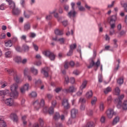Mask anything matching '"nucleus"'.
Wrapping results in <instances>:
<instances>
[{
    "instance_id": "obj_1",
    "label": "nucleus",
    "mask_w": 127,
    "mask_h": 127,
    "mask_svg": "<svg viewBox=\"0 0 127 127\" xmlns=\"http://www.w3.org/2000/svg\"><path fill=\"white\" fill-rule=\"evenodd\" d=\"M8 2L10 8L12 9V13L13 15H16V8L15 6V3L12 0H6Z\"/></svg>"
},
{
    "instance_id": "obj_2",
    "label": "nucleus",
    "mask_w": 127,
    "mask_h": 127,
    "mask_svg": "<svg viewBox=\"0 0 127 127\" xmlns=\"http://www.w3.org/2000/svg\"><path fill=\"white\" fill-rule=\"evenodd\" d=\"M33 105L35 109H36L37 111H38L40 107H43V106H44V100L42 99L40 103L39 100H37L33 102Z\"/></svg>"
},
{
    "instance_id": "obj_3",
    "label": "nucleus",
    "mask_w": 127,
    "mask_h": 127,
    "mask_svg": "<svg viewBox=\"0 0 127 127\" xmlns=\"http://www.w3.org/2000/svg\"><path fill=\"white\" fill-rule=\"evenodd\" d=\"M10 97H12V98L16 97V83H14L10 86Z\"/></svg>"
},
{
    "instance_id": "obj_4",
    "label": "nucleus",
    "mask_w": 127,
    "mask_h": 127,
    "mask_svg": "<svg viewBox=\"0 0 127 127\" xmlns=\"http://www.w3.org/2000/svg\"><path fill=\"white\" fill-rule=\"evenodd\" d=\"M43 54H44L45 56L49 57L51 61H54V60H55V55L49 51H44Z\"/></svg>"
},
{
    "instance_id": "obj_5",
    "label": "nucleus",
    "mask_w": 127,
    "mask_h": 127,
    "mask_svg": "<svg viewBox=\"0 0 127 127\" xmlns=\"http://www.w3.org/2000/svg\"><path fill=\"white\" fill-rule=\"evenodd\" d=\"M4 71L5 72H7V73L9 74L10 76H13L14 80H15V81L16 80V73L14 71V69H13V68H5Z\"/></svg>"
},
{
    "instance_id": "obj_6",
    "label": "nucleus",
    "mask_w": 127,
    "mask_h": 127,
    "mask_svg": "<svg viewBox=\"0 0 127 127\" xmlns=\"http://www.w3.org/2000/svg\"><path fill=\"white\" fill-rule=\"evenodd\" d=\"M125 98V95L124 94L121 95L118 98L115 99V101L116 103H118L117 108L118 109H121L122 107V100Z\"/></svg>"
},
{
    "instance_id": "obj_7",
    "label": "nucleus",
    "mask_w": 127,
    "mask_h": 127,
    "mask_svg": "<svg viewBox=\"0 0 127 127\" xmlns=\"http://www.w3.org/2000/svg\"><path fill=\"white\" fill-rule=\"evenodd\" d=\"M100 64H101V62L100 61V59H98L96 63H95V62L92 59H91V62L90 63V65L87 66V68H88V69H90L92 68L93 66H95V65L98 68V67L100 66Z\"/></svg>"
},
{
    "instance_id": "obj_8",
    "label": "nucleus",
    "mask_w": 127,
    "mask_h": 127,
    "mask_svg": "<svg viewBox=\"0 0 127 127\" xmlns=\"http://www.w3.org/2000/svg\"><path fill=\"white\" fill-rule=\"evenodd\" d=\"M4 103L6 106H9V107L14 106V100L11 98H7L4 100Z\"/></svg>"
},
{
    "instance_id": "obj_9",
    "label": "nucleus",
    "mask_w": 127,
    "mask_h": 127,
    "mask_svg": "<svg viewBox=\"0 0 127 127\" xmlns=\"http://www.w3.org/2000/svg\"><path fill=\"white\" fill-rule=\"evenodd\" d=\"M115 114V112H114V109L110 108L106 112V115L108 119H112L114 117Z\"/></svg>"
},
{
    "instance_id": "obj_10",
    "label": "nucleus",
    "mask_w": 127,
    "mask_h": 127,
    "mask_svg": "<svg viewBox=\"0 0 127 127\" xmlns=\"http://www.w3.org/2000/svg\"><path fill=\"white\" fill-rule=\"evenodd\" d=\"M29 89V83H26L20 88V92L22 94H24L26 91H28Z\"/></svg>"
},
{
    "instance_id": "obj_11",
    "label": "nucleus",
    "mask_w": 127,
    "mask_h": 127,
    "mask_svg": "<svg viewBox=\"0 0 127 127\" xmlns=\"http://www.w3.org/2000/svg\"><path fill=\"white\" fill-rule=\"evenodd\" d=\"M62 106H63L65 110H68V109H69L70 104H69V102H68V100L64 99L62 102Z\"/></svg>"
},
{
    "instance_id": "obj_12",
    "label": "nucleus",
    "mask_w": 127,
    "mask_h": 127,
    "mask_svg": "<svg viewBox=\"0 0 127 127\" xmlns=\"http://www.w3.org/2000/svg\"><path fill=\"white\" fill-rule=\"evenodd\" d=\"M77 13L76 12V11H75V9H72L70 11H69L67 13V16L69 17V18H74L76 16V14Z\"/></svg>"
},
{
    "instance_id": "obj_13",
    "label": "nucleus",
    "mask_w": 127,
    "mask_h": 127,
    "mask_svg": "<svg viewBox=\"0 0 127 127\" xmlns=\"http://www.w3.org/2000/svg\"><path fill=\"white\" fill-rule=\"evenodd\" d=\"M77 91V88H75L74 86H70L68 88L64 89L65 93H74Z\"/></svg>"
},
{
    "instance_id": "obj_14",
    "label": "nucleus",
    "mask_w": 127,
    "mask_h": 127,
    "mask_svg": "<svg viewBox=\"0 0 127 127\" xmlns=\"http://www.w3.org/2000/svg\"><path fill=\"white\" fill-rule=\"evenodd\" d=\"M9 95V90L5 89L4 90H0V96H5Z\"/></svg>"
},
{
    "instance_id": "obj_15",
    "label": "nucleus",
    "mask_w": 127,
    "mask_h": 127,
    "mask_svg": "<svg viewBox=\"0 0 127 127\" xmlns=\"http://www.w3.org/2000/svg\"><path fill=\"white\" fill-rule=\"evenodd\" d=\"M22 49L24 52H28V51H29L30 47L28 45L26 44H24L22 45Z\"/></svg>"
},
{
    "instance_id": "obj_16",
    "label": "nucleus",
    "mask_w": 127,
    "mask_h": 127,
    "mask_svg": "<svg viewBox=\"0 0 127 127\" xmlns=\"http://www.w3.org/2000/svg\"><path fill=\"white\" fill-rule=\"evenodd\" d=\"M41 72L45 77H48V68L45 67L42 69Z\"/></svg>"
},
{
    "instance_id": "obj_17",
    "label": "nucleus",
    "mask_w": 127,
    "mask_h": 127,
    "mask_svg": "<svg viewBox=\"0 0 127 127\" xmlns=\"http://www.w3.org/2000/svg\"><path fill=\"white\" fill-rule=\"evenodd\" d=\"M77 114H78V110L75 109H73L71 110V116L73 119H74V118H76V115H77Z\"/></svg>"
},
{
    "instance_id": "obj_18",
    "label": "nucleus",
    "mask_w": 127,
    "mask_h": 127,
    "mask_svg": "<svg viewBox=\"0 0 127 127\" xmlns=\"http://www.w3.org/2000/svg\"><path fill=\"white\" fill-rule=\"evenodd\" d=\"M87 83H88V81H87V80L83 81L81 85L80 86V90H81V91H83V90H84V89L86 88Z\"/></svg>"
},
{
    "instance_id": "obj_19",
    "label": "nucleus",
    "mask_w": 127,
    "mask_h": 127,
    "mask_svg": "<svg viewBox=\"0 0 127 127\" xmlns=\"http://www.w3.org/2000/svg\"><path fill=\"white\" fill-rule=\"evenodd\" d=\"M86 99H91L93 97V92L92 91H89L87 92L85 95Z\"/></svg>"
},
{
    "instance_id": "obj_20",
    "label": "nucleus",
    "mask_w": 127,
    "mask_h": 127,
    "mask_svg": "<svg viewBox=\"0 0 127 127\" xmlns=\"http://www.w3.org/2000/svg\"><path fill=\"white\" fill-rule=\"evenodd\" d=\"M10 119L13 121L14 123H16V114H11L10 116Z\"/></svg>"
},
{
    "instance_id": "obj_21",
    "label": "nucleus",
    "mask_w": 127,
    "mask_h": 127,
    "mask_svg": "<svg viewBox=\"0 0 127 127\" xmlns=\"http://www.w3.org/2000/svg\"><path fill=\"white\" fill-rule=\"evenodd\" d=\"M5 46L6 47H11L12 45V42H11V40H8L7 41L4 42Z\"/></svg>"
},
{
    "instance_id": "obj_22",
    "label": "nucleus",
    "mask_w": 127,
    "mask_h": 127,
    "mask_svg": "<svg viewBox=\"0 0 127 127\" xmlns=\"http://www.w3.org/2000/svg\"><path fill=\"white\" fill-rule=\"evenodd\" d=\"M116 20H117V16L113 15L110 18V23H116Z\"/></svg>"
},
{
    "instance_id": "obj_23",
    "label": "nucleus",
    "mask_w": 127,
    "mask_h": 127,
    "mask_svg": "<svg viewBox=\"0 0 127 127\" xmlns=\"http://www.w3.org/2000/svg\"><path fill=\"white\" fill-rule=\"evenodd\" d=\"M31 11L29 10H26L24 11V15L26 18H29V16H30V15L29 14Z\"/></svg>"
},
{
    "instance_id": "obj_24",
    "label": "nucleus",
    "mask_w": 127,
    "mask_h": 127,
    "mask_svg": "<svg viewBox=\"0 0 127 127\" xmlns=\"http://www.w3.org/2000/svg\"><path fill=\"white\" fill-rule=\"evenodd\" d=\"M120 122V117H116L115 118V119L113 120L112 124L113 126H115V125H117L118 123Z\"/></svg>"
},
{
    "instance_id": "obj_25",
    "label": "nucleus",
    "mask_w": 127,
    "mask_h": 127,
    "mask_svg": "<svg viewBox=\"0 0 127 127\" xmlns=\"http://www.w3.org/2000/svg\"><path fill=\"white\" fill-rule=\"evenodd\" d=\"M31 71L34 75H37L38 74V70L37 69L35 68L34 67H31Z\"/></svg>"
},
{
    "instance_id": "obj_26",
    "label": "nucleus",
    "mask_w": 127,
    "mask_h": 127,
    "mask_svg": "<svg viewBox=\"0 0 127 127\" xmlns=\"http://www.w3.org/2000/svg\"><path fill=\"white\" fill-rule=\"evenodd\" d=\"M127 34V31L122 30L118 35V37H122V36H126Z\"/></svg>"
},
{
    "instance_id": "obj_27",
    "label": "nucleus",
    "mask_w": 127,
    "mask_h": 127,
    "mask_svg": "<svg viewBox=\"0 0 127 127\" xmlns=\"http://www.w3.org/2000/svg\"><path fill=\"white\" fill-rule=\"evenodd\" d=\"M55 33L56 35H63V31L60 30L58 29H56L55 30Z\"/></svg>"
},
{
    "instance_id": "obj_28",
    "label": "nucleus",
    "mask_w": 127,
    "mask_h": 127,
    "mask_svg": "<svg viewBox=\"0 0 127 127\" xmlns=\"http://www.w3.org/2000/svg\"><path fill=\"white\" fill-rule=\"evenodd\" d=\"M121 4L124 8L125 10L127 12V3H125L124 1L121 2Z\"/></svg>"
},
{
    "instance_id": "obj_29",
    "label": "nucleus",
    "mask_w": 127,
    "mask_h": 127,
    "mask_svg": "<svg viewBox=\"0 0 127 127\" xmlns=\"http://www.w3.org/2000/svg\"><path fill=\"white\" fill-rule=\"evenodd\" d=\"M60 119V114H59V113H56L54 116V119L55 121H58V120H59Z\"/></svg>"
},
{
    "instance_id": "obj_30",
    "label": "nucleus",
    "mask_w": 127,
    "mask_h": 127,
    "mask_svg": "<svg viewBox=\"0 0 127 127\" xmlns=\"http://www.w3.org/2000/svg\"><path fill=\"white\" fill-rule=\"evenodd\" d=\"M105 94H108L110 92H112V88L111 87H108L104 90Z\"/></svg>"
},
{
    "instance_id": "obj_31",
    "label": "nucleus",
    "mask_w": 127,
    "mask_h": 127,
    "mask_svg": "<svg viewBox=\"0 0 127 127\" xmlns=\"http://www.w3.org/2000/svg\"><path fill=\"white\" fill-rule=\"evenodd\" d=\"M97 97H94L92 100H91V105L92 106H94L95 105H96V103H97Z\"/></svg>"
},
{
    "instance_id": "obj_32",
    "label": "nucleus",
    "mask_w": 127,
    "mask_h": 127,
    "mask_svg": "<svg viewBox=\"0 0 127 127\" xmlns=\"http://www.w3.org/2000/svg\"><path fill=\"white\" fill-rule=\"evenodd\" d=\"M122 108L123 110H127V100L124 101L122 104Z\"/></svg>"
},
{
    "instance_id": "obj_33",
    "label": "nucleus",
    "mask_w": 127,
    "mask_h": 127,
    "mask_svg": "<svg viewBox=\"0 0 127 127\" xmlns=\"http://www.w3.org/2000/svg\"><path fill=\"white\" fill-rule=\"evenodd\" d=\"M11 56V52L10 51L6 52L5 54V57H6V58H10Z\"/></svg>"
},
{
    "instance_id": "obj_34",
    "label": "nucleus",
    "mask_w": 127,
    "mask_h": 127,
    "mask_svg": "<svg viewBox=\"0 0 127 127\" xmlns=\"http://www.w3.org/2000/svg\"><path fill=\"white\" fill-rule=\"evenodd\" d=\"M54 17L57 18V19L58 20V21H60V20H61V19H62V18L59 17V14L57 12L55 13V14H54Z\"/></svg>"
},
{
    "instance_id": "obj_35",
    "label": "nucleus",
    "mask_w": 127,
    "mask_h": 127,
    "mask_svg": "<svg viewBox=\"0 0 127 127\" xmlns=\"http://www.w3.org/2000/svg\"><path fill=\"white\" fill-rule=\"evenodd\" d=\"M30 96H31L32 98H36V97H37V93L35 91H33L30 94Z\"/></svg>"
},
{
    "instance_id": "obj_36",
    "label": "nucleus",
    "mask_w": 127,
    "mask_h": 127,
    "mask_svg": "<svg viewBox=\"0 0 127 127\" xmlns=\"http://www.w3.org/2000/svg\"><path fill=\"white\" fill-rule=\"evenodd\" d=\"M104 109H105V106H104V103H101L99 106V110L100 112H103V111H104Z\"/></svg>"
},
{
    "instance_id": "obj_37",
    "label": "nucleus",
    "mask_w": 127,
    "mask_h": 127,
    "mask_svg": "<svg viewBox=\"0 0 127 127\" xmlns=\"http://www.w3.org/2000/svg\"><path fill=\"white\" fill-rule=\"evenodd\" d=\"M30 29V24L27 23L24 25V30H29Z\"/></svg>"
},
{
    "instance_id": "obj_38",
    "label": "nucleus",
    "mask_w": 127,
    "mask_h": 127,
    "mask_svg": "<svg viewBox=\"0 0 127 127\" xmlns=\"http://www.w3.org/2000/svg\"><path fill=\"white\" fill-rule=\"evenodd\" d=\"M117 83L118 84H119V85H122V84H124V78L121 77V78H119L117 80Z\"/></svg>"
},
{
    "instance_id": "obj_39",
    "label": "nucleus",
    "mask_w": 127,
    "mask_h": 127,
    "mask_svg": "<svg viewBox=\"0 0 127 127\" xmlns=\"http://www.w3.org/2000/svg\"><path fill=\"white\" fill-rule=\"evenodd\" d=\"M115 94L117 96H119L120 95V93H121V90H120V88L119 87H116L115 90Z\"/></svg>"
},
{
    "instance_id": "obj_40",
    "label": "nucleus",
    "mask_w": 127,
    "mask_h": 127,
    "mask_svg": "<svg viewBox=\"0 0 127 127\" xmlns=\"http://www.w3.org/2000/svg\"><path fill=\"white\" fill-rule=\"evenodd\" d=\"M87 100L86 99L83 98H80L79 99V103H81V104H85L86 103Z\"/></svg>"
},
{
    "instance_id": "obj_41",
    "label": "nucleus",
    "mask_w": 127,
    "mask_h": 127,
    "mask_svg": "<svg viewBox=\"0 0 127 127\" xmlns=\"http://www.w3.org/2000/svg\"><path fill=\"white\" fill-rule=\"evenodd\" d=\"M77 47V45L76 44H72L70 45V49L71 50H74V49H76Z\"/></svg>"
},
{
    "instance_id": "obj_42",
    "label": "nucleus",
    "mask_w": 127,
    "mask_h": 127,
    "mask_svg": "<svg viewBox=\"0 0 127 127\" xmlns=\"http://www.w3.org/2000/svg\"><path fill=\"white\" fill-rule=\"evenodd\" d=\"M0 127H6V124L4 121H2L0 122Z\"/></svg>"
},
{
    "instance_id": "obj_43",
    "label": "nucleus",
    "mask_w": 127,
    "mask_h": 127,
    "mask_svg": "<svg viewBox=\"0 0 127 127\" xmlns=\"http://www.w3.org/2000/svg\"><path fill=\"white\" fill-rule=\"evenodd\" d=\"M52 14H50L49 15H47L46 16V19H47V20H50L51 19H52Z\"/></svg>"
},
{
    "instance_id": "obj_44",
    "label": "nucleus",
    "mask_w": 127,
    "mask_h": 127,
    "mask_svg": "<svg viewBox=\"0 0 127 127\" xmlns=\"http://www.w3.org/2000/svg\"><path fill=\"white\" fill-rule=\"evenodd\" d=\"M54 113V109L53 107H51L49 109V114L50 115H52Z\"/></svg>"
},
{
    "instance_id": "obj_45",
    "label": "nucleus",
    "mask_w": 127,
    "mask_h": 127,
    "mask_svg": "<svg viewBox=\"0 0 127 127\" xmlns=\"http://www.w3.org/2000/svg\"><path fill=\"white\" fill-rule=\"evenodd\" d=\"M39 123H40L41 127H43V125H44V121H43V119L40 118L39 119Z\"/></svg>"
},
{
    "instance_id": "obj_46",
    "label": "nucleus",
    "mask_w": 127,
    "mask_h": 127,
    "mask_svg": "<svg viewBox=\"0 0 127 127\" xmlns=\"http://www.w3.org/2000/svg\"><path fill=\"white\" fill-rule=\"evenodd\" d=\"M117 62H118V65L115 68V71H117V70H119V68H120V64L121 63L120 60H117Z\"/></svg>"
},
{
    "instance_id": "obj_47",
    "label": "nucleus",
    "mask_w": 127,
    "mask_h": 127,
    "mask_svg": "<svg viewBox=\"0 0 127 127\" xmlns=\"http://www.w3.org/2000/svg\"><path fill=\"white\" fill-rule=\"evenodd\" d=\"M6 35L4 33H2L0 35V39H4L6 37Z\"/></svg>"
},
{
    "instance_id": "obj_48",
    "label": "nucleus",
    "mask_w": 127,
    "mask_h": 127,
    "mask_svg": "<svg viewBox=\"0 0 127 127\" xmlns=\"http://www.w3.org/2000/svg\"><path fill=\"white\" fill-rule=\"evenodd\" d=\"M78 7L80 11H85V10H86V8H85L83 6H78Z\"/></svg>"
},
{
    "instance_id": "obj_49",
    "label": "nucleus",
    "mask_w": 127,
    "mask_h": 127,
    "mask_svg": "<svg viewBox=\"0 0 127 127\" xmlns=\"http://www.w3.org/2000/svg\"><path fill=\"white\" fill-rule=\"evenodd\" d=\"M100 122L102 123V124L105 123V122H106V117L104 116H102L100 119Z\"/></svg>"
},
{
    "instance_id": "obj_50",
    "label": "nucleus",
    "mask_w": 127,
    "mask_h": 127,
    "mask_svg": "<svg viewBox=\"0 0 127 127\" xmlns=\"http://www.w3.org/2000/svg\"><path fill=\"white\" fill-rule=\"evenodd\" d=\"M6 86H7V82L4 81L1 83V88H5Z\"/></svg>"
},
{
    "instance_id": "obj_51",
    "label": "nucleus",
    "mask_w": 127,
    "mask_h": 127,
    "mask_svg": "<svg viewBox=\"0 0 127 127\" xmlns=\"http://www.w3.org/2000/svg\"><path fill=\"white\" fill-rule=\"evenodd\" d=\"M110 35H114L115 34V29H110Z\"/></svg>"
},
{
    "instance_id": "obj_52",
    "label": "nucleus",
    "mask_w": 127,
    "mask_h": 127,
    "mask_svg": "<svg viewBox=\"0 0 127 127\" xmlns=\"http://www.w3.org/2000/svg\"><path fill=\"white\" fill-rule=\"evenodd\" d=\"M62 90V88L57 87V88H56L55 89V91L56 93H59Z\"/></svg>"
},
{
    "instance_id": "obj_53",
    "label": "nucleus",
    "mask_w": 127,
    "mask_h": 127,
    "mask_svg": "<svg viewBox=\"0 0 127 127\" xmlns=\"http://www.w3.org/2000/svg\"><path fill=\"white\" fill-rule=\"evenodd\" d=\"M0 9L1 10H4V9H5V6L4 3H2L0 5Z\"/></svg>"
},
{
    "instance_id": "obj_54",
    "label": "nucleus",
    "mask_w": 127,
    "mask_h": 127,
    "mask_svg": "<svg viewBox=\"0 0 127 127\" xmlns=\"http://www.w3.org/2000/svg\"><path fill=\"white\" fill-rule=\"evenodd\" d=\"M53 97V95H52V94H51L48 93L47 94V98H48V99L49 100H51L52 99Z\"/></svg>"
},
{
    "instance_id": "obj_55",
    "label": "nucleus",
    "mask_w": 127,
    "mask_h": 127,
    "mask_svg": "<svg viewBox=\"0 0 127 127\" xmlns=\"http://www.w3.org/2000/svg\"><path fill=\"white\" fill-rule=\"evenodd\" d=\"M20 3L23 7H24V4H25V0H20Z\"/></svg>"
},
{
    "instance_id": "obj_56",
    "label": "nucleus",
    "mask_w": 127,
    "mask_h": 127,
    "mask_svg": "<svg viewBox=\"0 0 127 127\" xmlns=\"http://www.w3.org/2000/svg\"><path fill=\"white\" fill-rule=\"evenodd\" d=\"M21 40H23L25 42H26V36L25 35H22L20 37Z\"/></svg>"
},
{
    "instance_id": "obj_57",
    "label": "nucleus",
    "mask_w": 127,
    "mask_h": 127,
    "mask_svg": "<svg viewBox=\"0 0 127 127\" xmlns=\"http://www.w3.org/2000/svg\"><path fill=\"white\" fill-rule=\"evenodd\" d=\"M73 54V50L70 49L69 52L67 53V56H71Z\"/></svg>"
},
{
    "instance_id": "obj_58",
    "label": "nucleus",
    "mask_w": 127,
    "mask_h": 127,
    "mask_svg": "<svg viewBox=\"0 0 127 127\" xmlns=\"http://www.w3.org/2000/svg\"><path fill=\"white\" fill-rule=\"evenodd\" d=\"M58 41L59 42H60V43H61V44H63V43H64V38H62L59 39L58 40Z\"/></svg>"
},
{
    "instance_id": "obj_59",
    "label": "nucleus",
    "mask_w": 127,
    "mask_h": 127,
    "mask_svg": "<svg viewBox=\"0 0 127 127\" xmlns=\"http://www.w3.org/2000/svg\"><path fill=\"white\" fill-rule=\"evenodd\" d=\"M64 79H65V83H66V84H68V83H69V77L66 75L64 77Z\"/></svg>"
},
{
    "instance_id": "obj_60",
    "label": "nucleus",
    "mask_w": 127,
    "mask_h": 127,
    "mask_svg": "<svg viewBox=\"0 0 127 127\" xmlns=\"http://www.w3.org/2000/svg\"><path fill=\"white\" fill-rule=\"evenodd\" d=\"M87 114L88 116H93V112L92 110H88Z\"/></svg>"
},
{
    "instance_id": "obj_61",
    "label": "nucleus",
    "mask_w": 127,
    "mask_h": 127,
    "mask_svg": "<svg viewBox=\"0 0 127 127\" xmlns=\"http://www.w3.org/2000/svg\"><path fill=\"white\" fill-rule=\"evenodd\" d=\"M33 47H34V49L36 51H38V46H37V45H36L34 43H33Z\"/></svg>"
},
{
    "instance_id": "obj_62",
    "label": "nucleus",
    "mask_w": 127,
    "mask_h": 127,
    "mask_svg": "<svg viewBox=\"0 0 127 127\" xmlns=\"http://www.w3.org/2000/svg\"><path fill=\"white\" fill-rule=\"evenodd\" d=\"M69 63L65 62L64 64V68L65 69H68L69 68Z\"/></svg>"
},
{
    "instance_id": "obj_63",
    "label": "nucleus",
    "mask_w": 127,
    "mask_h": 127,
    "mask_svg": "<svg viewBox=\"0 0 127 127\" xmlns=\"http://www.w3.org/2000/svg\"><path fill=\"white\" fill-rule=\"evenodd\" d=\"M16 50L17 52H22V49L19 46H17Z\"/></svg>"
},
{
    "instance_id": "obj_64",
    "label": "nucleus",
    "mask_w": 127,
    "mask_h": 127,
    "mask_svg": "<svg viewBox=\"0 0 127 127\" xmlns=\"http://www.w3.org/2000/svg\"><path fill=\"white\" fill-rule=\"evenodd\" d=\"M56 127H63V125L61 123H57L56 124Z\"/></svg>"
}]
</instances>
